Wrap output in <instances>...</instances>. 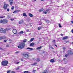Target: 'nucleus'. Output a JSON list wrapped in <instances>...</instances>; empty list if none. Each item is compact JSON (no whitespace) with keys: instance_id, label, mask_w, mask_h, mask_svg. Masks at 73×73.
<instances>
[{"instance_id":"nucleus-1","label":"nucleus","mask_w":73,"mask_h":73,"mask_svg":"<svg viewBox=\"0 0 73 73\" xmlns=\"http://www.w3.org/2000/svg\"><path fill=\"white\" fill-rule=\"evenodd\" d=\"M29 54L28 52H25L23 54V56L25 58H23L26 60L28 59V58L29 57Z\"/></svg>"},{"instance_id":"nucleus-2","label":"nucleus","mask_w":73,"mask_h":73,"mask_svg":"<svg viewBox=\"0 0 73 73\" xmlns=\"http://www.w3.org/2000/svg\"><path fill=\"white\" fill-rule=\"evenodd\" d=\"M25 43L22 42L19 44V46H18V47L20 49H23L24 48V46H25Z\"/></svg>"},{"instance_id":"nucleus-3","label":"nucleus","mask_w":73,"mask_h":73,"mask_svg":"<svg viewBox=\"0 0 73 73\" xmlns=\"http://www.w3.org/2000/svg\"><path fill=\"white\" fill-rule=\"evenodd\" d=\"M8 64V62L7 60L3 61L2 62V65L3 66H7Z\"/></svg>"},{"instance_id":"nucleus-4","label":"nucleus","mask_w":73,"mask_h":73,"mask_svg":"<svg viewBox=\"0 0 73 73\" xmlns=\"http://www.w3.org/2000/svg\"><path fill=\"white\" fill-rule=\"evenodd\" d=\"M4 4L3 9H7V7H9V4L5 3V2H4Z\"/></svg>"},{"instance_id":"nucleus-5","label":"nucleus","mask_w":73,"mask_h":73,"mask_svg":"<svg viewBox=\"0 0 73 73\" xmlns=\"http://www.w3.org/2000/svg\"><path fill=\"white\" fill-rule=\"evenodd\" d=\"M0 32L3 33H6V31L5 29L2 28L0 29Z\"/></svg>"},{"instance_id":"nucleus-6","label":"nucleus","mask_w":73,"mask_h":73,"mask_svg":"<svg viewBox=\"0 0 73 73\" xmlns=\"http://www.w3.org/2000/svg\"><path fill=\"white\" fill-rule=\"evenodd\" d=\"M7 22H8V21L6 19H3L1 21V23H2L3 24H6Z\"/></svg>"},{"instance_id":"nucleus-7","label":"nucleus","mask_w":73,"mask_h":73,"mask_svg":"<svg viewBox=\"0 0 73 73\" xmlns=\"http://www.w3.org/2000/svg\"><path fill=\"white\" fill-rule=\"evenodd\" d=\"M50 11V9H47L46 11H43V13H44V14H46V13H47V12H48V13H49Z\"/></svg>"},{"instance_id":"nucleus-8","label":"nucleus","mask_w":73,"mask_h":73,"mask_svg":"<svg viewBox=\"0 0 73 73\" xmlns=\"http://www.w3.org/2000/svg\"><path fill=\"white\" fill-rule=\"evenodd\" d=\"M68 54L72 55V54H73V52L72 51L69 50L68 52Z\"/></svg>"},{"instance_id":"nucleus-9","label":"nucleus","mask_w":73,"mask_h":73,"mask_svg":"<svg viewBox=\"0 0 73 73\" xmlns=\"http://www.w3.org/2000/svg\"><path fill=\"white\" fill-rule=\"evenodd\" d=\"M13 33H14V34H16V33H17V30L14 29L13 30Z\"/></svg>"},{"instance_id":"nucleus-10","label":"nucleus","mask_w":73,"mask_h":73,"mask_svg":"<svg viewBox=\"0 0 73 73\" xmlns=\"http://www.w3.org/2000/svg\"><path fill=\"white\" fill-rule=\"evenodd\" d=\"M5 36H0V40H2V39H5Z\"/></svg>"},{"instance_id":"nucleus-11","label":"nucleus","mask_w":73,"mask_h":73,"mask_svg":"<svg viewBox=\"0 0 73 73\" xmlns=\"http://www.w3.org/2000/svg\"><path fill=\"white\" fill-rule=\"evenodd\" d=\"M24 22V21L23 20H21L19 22V24H21Z\"/></svg>"},{"instance_id":"nucleus-12","label":"nucleus","mask_w":73,"mask_h":73,"mask_svg":"<svg viewBox=\"0 0 73 73\" xmlns=\"http://www.w3.org/2000/svg\"><path fill=\"white\" fill-rule=\"evenodd\" d=\"M68 36H66L64 37L62 39V40H66V39H68Z\"/></svg>"},{"instance_id":"nucleus-13","label":"nucleus","mask_w":73,"mask_h":73,"mask_svg":"<svg viewBox=\"0 0 73 73\" xmlns=\"http://www.w3.org/2000/svg\"><path fill=\"white\" fill-rule=\"evenodd\" d=\"M20 12V10H18L16 11H15L13 12V13H19Z\"/></svg>"},{"instance_id":"nucleus-14","label":"nucleus","mask_w":73,"mask_h":73,"mask_svg":"<svg viewBox=\"0 0 73 73\" xmlns=\"http://www.w3.org/2000/svg\"><path fill=\"white\" fill-rule=\"evenodd\" d=\"M37 62H35L34 63L32 64H31V65H33V66H34V65H36L37 64Z\"/></svg>"},{"instance_id":"nucleus-15","label":"nucleus","mask_w":73,"mask_h":73,"mask_svg":"<svg viewBox=\"0 0 73 73\" xmlns=\"http://www.w3.org/2000/svg\"><path fill=\"white\" fill-rule=\"evenodd\" d=\"M29 15L30 16V17H33V14L31 13H29Z\"/></svg>"},{"instance_id":"nucleus-16","label":"nucleus","mask_w":73,"mask_h":73,"mask_svg":"<svg viewBox=\"0 0 73 73\" xmlns=\"http://www.w3.org/2000/svg\"><path fill=\"white\" fill-rule=\"evenodd\" d=\"M27 49H30V50H33V48H29V47H28L27 48Z\"/></svg>"},{"instance_id":"nucleus-17","label":"nucleus","mask_w":73,"mask_h":73,"mask_svg":"<svg viewBox=\"0 0 73 73\" xmlns=\"http://www.w3.org/2000/svg\"><path fill=\"white\" fill-rule=\"evenodd\" d=\"M34 45V43H32L30 44V46H33Z\"/></svg>"},{"instance_id":"nucleus-18","label":"nucleus","mask_w":73,"mask_h":73,"mask_svg":"<svg viewBox=\"0 0 73 73\" xmlns=\"http://www.w3.org/2000/svg\"><path fill=\"white\" fill-rule=\"evenodd\" d=\"M23 16H25V17H28V16L26 15V13H23Z\"/></svg>"},{"instance_id":"nucleus-19","label":"nucleus","mask_w":73,"mask_h":73,"mask_svg":"<svg viewBox=\"0 0 73 73\" xmlns=\"http://www.w3.org/2000/svg\"><path fill=\"white\" fill-rule=\"evenodd\" d=\"M41 48H42V47L41 46L38 47H37L36 48V49L37 50H39V49H40Z\"/></svg>"},{"instance_id":"nucleus-20","label":"nucleus","mask_w":73,"mask_h":73,"mask_svg":"<svg viewBox=\"0 0 73 73\" xmlns=\"http://www.w3.org/2000/svg\"><path fill=\"white\" fill-rule=\"evenodd\" d=\"M24 73H31V72H29L28 71H25L23 72Z\"/></svg>"},{"instance_id":"nucleus-21","label":"nucleus","mask_w":73,"mask_h":73,"mask_svg":"<svg viewBox=\"0 0 73 73\" xmlns=\"http://www.w3.org/2000/svg\"><path fill=\"white\" fill-rule=\"evenodd\" d=\"M50 62H51L53 63L54 62V59H51L50 60Z\"/></svg>"},{"instance_id":"nucleus-22","label":"nucleus","mask_w":73,"mask_h":73,"mask_svg":"<svg viewBox=\"0 0 73 73\" xmlns=\"http://www.w3.org/2000/svg\"><path fill=\"white\" fill-rule=\"evenodd\" d=\"M37 60H36V61H38V62L40 61V58H37Z\"/></svg>"},{"instance_id":"nucleus-23","label":"nucleus","mask_w":73,"mask_h":73,"mask_svg":"<svg viewBox=\"0 0 73 73\" xmlns=\"http://www.w3.org/2000/svg\"><path fill=\"white\" fill-rule=\"evenodd\" d=\"M44 10V9H40L39 11V12H42V11H43Z\"/></svg>"},{"instance_id":"nucleus-24","label":"nucleus","mask_w":73,"mask_h":73,"mask_svg":"<svg viewBox=\"0 0 73 73\" xmlns=\"http://www.w3.org/2000/svg\"><path fill=\"white\" fill-rule=\"evenodd\" d=\"M41 28H42L41 27H39L38 28V30H40V29H41Z\"/></svg>"},{"instance_id":"nucleus-25","label":"nucleus","mask_w":73,"mask_h":73,"mask_svg":"<svg viewBox=\"0 0 73 73\" xmlns=\"http://www.w3.org/2000/svg\"><path fill=\"white\" fill-rule=\"evenodd\" d=\"M34 38H31L30 40V41H33L34 40Z\"/></svg>"},{"instance_id":"nucleus-26","label":"nucleus","mask_w":73,"mask_h":73,"mask_svg":"<svg viewBox=\"0 0 73 73\" xmlns=\"http://www.w3.org/2000/svg\"><path fill=\"white\" fill-rule=\"evenodd\" d=\"M13 3V2H10V5H12V4Z\"/></svg>"},{"instance_id":"nucleus-27","label":"nucleus","mask_w":73,"mask_h":73,"mask_svg":"<svg viewBox=\"0 0 73 73\" xmlns=\"http://www.w3.org/2000/svg\"><path fill=\"white\" fill-rule=\"evenodd\" d=\"M42 73H48V71L46 70H45Z\"/></svg>"},{"instance_id":"nucleus-28","label":"nucleus","mask_w":73,"mask_h":73,"mask_svg":"<svg viewBox=\"0 0 73 73\" xmlns=\"http://www.w3.org/2000/svg\"><path fill=\"white\" fill-rule=\"evenodd\" d=\"M36 71V70H33V71L32 72V73H35V72Z\"/></svg>"},{"instance_id":"nucleus-29","label":"nucleus","mask_w":73,"mask_h":73,"mask_svg":"<svg viewBox=\"0 0 73 73\" xmlns=\"http://www.w3.org/2000/svg\"><path fill=\"white\" fill-rule=\"evenodd\" d=\"M27 39H25L23 40V42H27Z\"/></svg>"},{"instance_id":"nucleus-30","label":"nucleus","mask_w":73,"mask_h":73,"mask_svg":"<svg viewBox=\"0 0 73 73\" xmlns=\"http://www.w3.org/2000/svg\"><path fill=\"white\" fill-rule=\"evenodd\" d=\"M58 25L59 27V28H61V27H62V26H61V24H59Z\"/></svg>"},{"instance_id":"nucleus-31","label":"nucleus","mask_w":73,"mask_h":73,"mask_svg":"<svg viewBox=\"0 0 73 73\" xmlns=\"http://www.w3.org/2000/svg\"><path fill=\"white\" fill-rule=\"evenodd\" d=\"M4 17H5V16H4L3 17L0 16V19H3Z\"/></svg>"},{"instance_id":"nucleus-32","label":"nucleus","mask_w":73,"mask_h":73,"mask_svg":"<svg viewBox=\"0 0 73 73\" xmlns=\"http://www.w3.org/2000/svg\"><path fill=\"white\" fill-rule=\"evenodd\" d=\"M45 21H46V23H49V20H45Z\"/></svg>"},{"instance_id":"nucleus-33","label":"nucleus","mask_w":73,"mask_h":73,"mask_svg":"<svg viewBox=\"0 0 73 73\" xmlns=\"http://www.w3.org/2000/svg\"><path fill=\"white\" fill-rule=\"evenodd\" d=\"M52 42H53L54 44H55L56 43V40H53L52 41Z\"/></svg>"},{"instance_id":"nucleus-34","label":"nucleus","mask_w":73,"mask_h":73,"mask_svg":"<svg viewBox=\"0 0 73 73\" xmlns=\"http://www.w3.org/2000/svg\"><path fill=\"white\" fill-rule=\"evenodd\" d=\"M20 33L21 34H23V33H24V32L23 31H21L20 32Z\"/></svg>"},{"instance_id":"nucleus-35","label":"nucleus","mask_w":73,"mask_h":73,"mask_svg":"<svg viewBox=\"0 0 73 73\" xmlns=\"http://www.w3.org/2000/svg\"><path fill=\"white\" fill-rule=\"evenodd\" d=\"M68 56V54H66L64 56V57H67Z\"/></svg>"},{"instance_id":"nucleus-36","label":"nucleus","mask_w":73,"mask_h":73,"mask_svg":"<svg viewBox=\"0 0 73 73\" xmlns=\"http://www.w3.org/2000/svg\"><path fill=\"white\" fill-rule=\"evenodd\" d=\"M6 47H7V48H8V47H9V45L8 44H7L6 45Z\"/></svg>"},{"instance_id":"nucleus-37","label":"nucleus","mask_w":73,"mask_h":73,"mask_svg":"<svg viewBox=\"0 0 73 73\" xmlns=\"http://www.w3.org/2000/svg\"><path fill=\"white\" fill-rule=\"evenodd\" d=\"M10 29V28H7L6 29V30L7 31H8V30H9Z\"/></svg>"},{"instance_id":"nucleus-38","label":"nucleus","mask_w":73,"mask_h":73,"mask_svg":"<svg viewBox=\"0 0 73 73\" xmlns=\"http://www.w3.org/2000/svg\"><path fill=\"white\" fill-rule=\"evenodd\" d=\"M13 9H14V6H13L12 7L11 9H12V10H13Z\"/></svg>"},{"instance_id":"nucleus-39","label":"nucleus","mask_w":73,"mask_h":73,"mask_svg":"<svg viewBox=\"0 0 73 73\" xmlns=\"http://www.w3.org/2000/svg\"><path fill=\"white\" fill-rule=\"evenodd\" d=\"M11 73H16V72L15 71H12L11 72Z\"/></svg>"},{"instance_id":"nucleus-40","label":"nucleus","mask_w":73,"mask_h":73,"mask_svg":"<svg viewBox=\"0 0 73 73\" xmlns=\"http://www.w3.org/2000/svg\"><path fill=\"white\" fill-rule=\"evenodd\" d=\"M11 70H9L7 72V73H10V72H11Z\"/></svg>"},{"instance_id":"nucleus-41","label":"nucleus","mask_w":73,"mask_h":73,"mask_svg":"<svg viewBox=\"0 0 73 73\" xmlns=\"http://www.w3.org/2000/svg\"><path fill=\"white\" fill-rule=\"evenodd\" d=\"M20 63V62H16L15 63V64H19Z\"/></svg>"},{"instance_id":"nucleus-42","label":"nucleus","mask_w":73,"mask_h":73,"mask_svg":"<svg viewBox=\"0 0 73 73\" xmlns=\"http://www.w3.org/2000/svg\"><path fill=\"white\" fill-rule=\"evenodd\" d=\"M0 50H4V49L1 47H0Z\"/></svg>"},{"instance_id":"nucleus-43","label":"nucleus","mask_w":73,"mask_h":73,"mask_svg":"<svg viewBox=\"0 0 73 73\" xmlns=\"http://www.w3.org/2000/svg\"><path fill=\"white\" fill-rule=\"evenodd\" d=\"M19 53V51H17L16 52H15V53Z\"/></svg>"},{"instance_id":"nucleus-44","label":"nucleus","mask_w":73,"mask_h":73,"mask_svg":"<svg viewBox=\"0 0 73 73\" xmlns=\"http://www.w3.org/2000/svg\"><path fill=\"white\" fill-rule=\"evenodd\" d=\"M7 11H9V9L8 8L7 9Z\"/></svg>"},{"instance_id":"nucleus-45","label":"nucleus","mask_w":73,"mask_h":73,"mask_svg":"<svg viewBox=\"0 0 73 73\" xmlns=\"http://www.w3.org/2000/svg\"><path fill=\"white\" fill-rule=\"evenodd\" d=\"M65 49H66V48L65 47H63V49L65 50Z\"/></svg>"},{"instance_id":"nucleus-46","label":"nucleus","mask_w":73,"mask_h":73,"mask_svg":"<svg viewBox=\"0 0 73 73\" xmlns=\"http://www.w3.org/2000/svg\"><path fill=\"white\" fill-rule=\"evenodd\" d=\"M19 68L18 67L16 68V70H19Z\"/></svg>"},{"instance_id":"nucleus-47","label":"nucleus","mask_w":73,"mask_h":73,"mask_svg":"<svg viewBox=\"0 0 73 73\" xmlns=\"http://www.w3.org/2000/svg\"><path fill=\"white\" fill-rule=\"evenodd\" d=\"M7 40H4V42H7Z\"/></svg>"},{"instance_id":"nucleus-48","label":"nucleus","mask_w":73,"mask_h":73,"mask_svg":"<svg viewBox=\"0 0 73 73\" xmlns=\"http://www.w3.org/2000/svg\"><path fill=\"white\" fill-rule=\"evenodd\" d=\"M29 29H27V30H26V31H27V32H29Z\"/></svg>"},{"instance_id":"nucleus-49","label":"nucleus","mask_w":73,"mask_h":73,"mask_svg":"<svg viewBox=\"0 0 73 73\" xmlns=\"http://www.w3.org/2000/svg\"><path fill=\"white\" fill-rule=\"evenodd\" d=\"M13 1V0H9V1H10V2L12 1Z\"/></svg>"},{"instance_id":"nucleus-50","label":"nucleus","mask_w":73,"mask_h":73,"mask_svg":"<svg viewBox=\"0 0 73 73\" xmlns=\"http://www.w3.org/2000/svg\"><path fill=\"white\" fill-rule=\"evenodd\" d=\"M71 32H72V33H73V29L72 30V31H71Z\"/></svg>"},{"instance_id":"nucleus-51","label":"nucleus","mask_w":73,"mask_h":73,"mask_svg":"<svg viewBox=\"0 0 73 73\" xmlns=\"http://www.w3.org/2000/svg\"><path fill=\"white\" fill-rule=\"evenodd\" d=\"M60 35H61V36H63V35L62 34H60Z\"/></svg>"},{"instance_id":"nucleus-52","label":"nucleus","mask_w":73,"mask_h":73,"mask_svg":"<svg viewBox=\"0 0 73 73\" xmlns=\"http://www.w3.org/2000/svg\"><path fill=\"white\" fill-rule=\"evenodd\" d=\"M7 17L8 18H10V16H9V15H8Z\"/></svg>"},{"instance_id":"nucleus-53","label":"nucleus","mask_w":73,"mask_h":73,"mask_svg":"<svg viewBox=\"0 0 73 73\" xmlns=\"http://www.w3.org/2000/svg\"><path fill=\"white\" fill-rule=\"evenodd\" d=\"M9 41H12V40L11 39H9Z\"/></svg>"},{"instance_id":"nucleus-54","label":"nucleus","mask_w":73,"mask_h":73,"mask_svg":"<svg viewBox=\"0 0 73 73\" xmlns=\"http://www.w3.org/2000/svg\"><path fill=\"white\" fill-rule=\"evenodd\" d=\"M33 60H36V59L35 58H33Z\"/></svg>"},{"instance_id":"nucleus-55","label":"nucleus","mask_w":73,"mask_h":73,"mask_svg":"<svg viewBox=\"0 0 73 73\" xmlns=\"http://www.w3.org/2000/svg\"><path fill=\"white\" fill-rule=\"evenodd\" d=\"M66 59V58H63V60H65V59Z\"/></svg>"},{"instance_id":"nucleus-56","label":"nucleus","mask_w":73,"mask_h":73,"mask_svg":"<svg viewBox=\"0 0 73 73\" xmlns=\"http://www.w3.org/2000/svg\"><path fill=\"white\" fill-rule=\"evenodd\" d=\"M51 48L52 49H54V48H53V47H51Z\"/></svg>"},{"instance_id":"nucleus-57","label":"nucleus","mask_w":73,"mask_h":73,"mask_svg":"<svg viewBox=\"0 0 73 73\" xmlns=\"http://www.w3.org/2000/svg\"><path fill=\"white\" fill-rule=\"evenodd\" d=\"M27 21H28V22H29V20H27Z\"/></svg>"},{"instance_id":"nucleus-58","label":"nucleus","mask_w":73,"mask_h":73,"mask_svg":"<svg viewBox=\"0 0 73 73\" xmlns=\"http://www.w3.org/2000/svg\"><path fill=\"white\" fill-rule=\"evenodd\" d=\"M55 45L56 46V47H57V45H56V44H55Z\"/></svg>"},{"instance_id":"nucleus-59","label":"nucleus","mask_w":73,"mask_h":73,"mask_svg":"<svg viewBox=\"0 0 73 73\" xmlns=\"http://www.w3.org/2000/svg\"><path fill=\"white\" fill-rule=\"evenodd\" d=\"M21 60L23 61V60L21 59Z\"/></svg>"},{"instance_id":"nucleus-60","label":"nucleus","mask_w":73,"mask_h":73,"mask_svg":"<svg viewBox=\"0 0 73 73\" xmlns=\"http://www.w3.org/2000/svg\"><path fill=\"white\" fill-rule=\"evenodd\" d=\"M66 43H67V42H68V41H66Z\"/></svg>"},{"instance_id":"nucleus-61","label":"nucleus","mask_w":73,"mask_h":73,"mask_svg":"<svg viewBox=\"0 0 73 73\" xmlns=\"http://www.w3.org/2000/svg\"><path fill=\"white\" fill-rule=\"evenodd\" d=\"M41 1H44V0H40Z\"/></svg>"},{"instance_id":"nucleus-62","label":"nucleus","mask_w":73,"mask_h":73,"mask_svg":"<svg viewBox=\"0 0 73 73\" xmlns=\"http://www.w3.org/2000/svg\"><path fill=\"white\" fill-rule=\"evenodd\" d=\"M11 20H13V19H11Z\"/></svg>"},{"instance_id":"nucleus-63","label":"nucleus","mask_w":73,"mask_h":73,"mask_svg":"<svg viewBox=\"0 0 73 73\" xmlns=\"http://www.w3.org/2000/svg\"><path fill=\"white\" fill-rule=\"evenodd\" d=\"M32 25H31L30 26L31 27H32Z\"/></svg>"},{"instance_id":"nucleus-64","label":"nucleus","mask_w":73,"mask_h":73,"mask_svg":"<svg viewBox=\"0 0 73 73\" xmlns=\"http://www.w3.org/2000/svg\"><path fill=\"white\" fill-rule=\"evenodd\" d=\"M72 44H73V42H72Z\"/></svg>"}]
</instances>
